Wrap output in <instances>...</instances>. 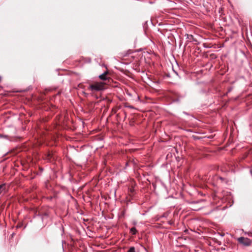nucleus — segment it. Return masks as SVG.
<instances>
[{
    "mask_svg": "<svg viewBox=\"0 0 252 252\" xmlns=\"http://www.w3.org/2000/svg\"><path fill=\"white\" fill-rule=\"evenodd\" d=\"M4 189V186L0 185V194L2 193V192Z\"/></svg>",
    "mask_w": 252,
    "mask_h": 252,
    "instance_id": "nucleus-6",
    "label": "nucleus"
},
{
    "mask_svg": "<svg viewBox=\"0 0 252 252\" xmlns=\"http://www.w3.org/2000/svg\"><path fill=\"white\" fill-rule=\"evenodd\" d=\"M130 192H132L133 191V189H130Z\"/></svg>",
    "mask_w": 252,
    "mask_h": 252,
    "instance_id": "nucleus-7",
    "label": "nucleus"
},
{
    "mask_svg": "<svg viewBox=\"0 0 252 252\" xmlns=\"http://www.w3.org/2000/svg\"><path fill=\"white\" fill-rule=\"evenodd\" d=\"M238 242L241 245L244 246H249L251 245L252 241L250 239L244 237H241L237 238Z\"/></svg>",
    "mask_w": 252,
    "mask_h": 252,
    "instance_id": "nucleus-2",
    "label": "nucleus"
},
{
    "mask_svg": "<svg viewBox=\"0 0 252 252\" xmlns=\"http://www.w3.org/2000/svg\"><path fill=\"white\" fill-rule=\"evenodd\" d=\"M108 72L107 71L104 72L103 74L99 75L98 77L99 78L104 81H106L107 83H109L110 82V80H111V78L110 77L108 76Z\"/></svg>",
    "mask_w": 252,
    "mask_h": 252,
    "instance_id": "nucleus-3",
    "label": "nucleus"
},
{
    "mask_svg": "<svg viewBox=\"0 0 252 252\" xmlns=\"http://www.w3.org/2000/svg\"><path fill=\"white\" fill-rule=\"evenodd\" d=\"M107 84L106 82H95L90 84L88 90L92 92H97L105 89V86Z\"/></svg>",
    "mask_w": 252,
    "mask_h": 252,
    "instance_id": "nucleus-1",
    "label": "nucleus"
},
{
    "mask_svg": "<svg viewBox=\"0 0 252 252\" xmlns=\"http://www.w3.org/2000/svg\"><path fill=\"white\" fill-rule=\"evenodd\" d=\"M192 209H193V210H195V211H196V210H199V208H198V209H195V208H193Z\"/></svg>",
    "mask_w": 252,
    "mask_h": 252,
    "instance_id": "nucleus-8",
    "label": "nucleus"
},
{
    "mask_svg": "<svg viewBox=\"0 0 252 252\" xmlns=\"http://www.w3.org/2000/svg\"><path fill=\"white\" fill-rule=\"evenodd\" d=\"M133 223L134 225H136V222H134Z\"/></svg>",
    "mask_w": 252,
    "mask_h": 252,
    "instance_id": "nucleus-9",
    "label": "nucleus"
},
{
    "mask_svg": "<svg viewBox=\"0 0 252 252\" xmlns=\"http://www.w3.org/2000/svg\"><path fill=\"white\" fill-rule=\"evenodd\" d=\"M126 252H135V248L131 247Z\"/></svg>",
    "mask_w": 252,
    "mask_h": 252,
    "instance_id": "nucleus-5",
    "label": "nucleus"
},
{
    "mask_svg": "<svg viewBox=\"0 0 252 252\" xmlns=\"http://www.w3.org/2000/svg\"><path fill=\"white\" fill-rule=\"evenodd\" d=\"M130 233L132 235H135L137 233V230L135 227H133L130 229Z\"/></svg>",
    "mask_w": 252,
    "mask_h": 252,
    "instance_id": "nucleus-4",
    "label": "nucleus"
}]
</instances>
